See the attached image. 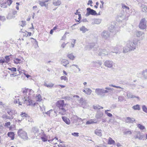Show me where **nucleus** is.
I'll return each instance as SVG.
<instances>
[{"label": "nucleus", "mask_w": 147, "mask_h": 147, "mask_svg": "<svg viewBox=\"0 0 147 147\" xmlns=\"http://www.w3.org/2000/svg\"><path fill=\"white\" fill-rule=\"evenodd\" d=\"M124 133L125 134L127 135V134H130L132 133V132L131 131H125V132H124Z\"/></svg>", "instance_id": "nucleus-58"}, {"label": "nucleus", "mask_w": 147, "mask_h": 147, "mask_svg": "<svg viewBox=\"0 0 147 147\" xmlns=\"http://www.w3.org/2000/svg\"><path fill=\"white\" fill-rule=\"evenodd\" d=\"M121 6L122 8H123V9H125V11L127 12L128 11H129V8L127 6L123 4H121Z\"/></svg>", "instance_id": "nucleus-28"}, {"label": "nucleus", "mask_w": 147, "mask_h": 147, "mask_svg": "<svg viewBox=\"0 0 147 147\" xmlns=\"http://www.w3.org/2000/svg\"><path fill=\"white\" fill-rule=\"evenodd\" d=\"M61 80H63L65 81L68 80V78L65 76H62L61 77Z\"/></svg>", "instance_id": "nucleus-49"}, {"label": "nucleus", "mask_w": 147, "mask_h": 147, "mask_svg": "<svg viewBox=\"0 0 147 147\" xmlns=\"http://www.w3.org/2000/svg\"><path fill=\"white\" fill-rule=\"evenodd\" d=\"M144 34V33L141 31H137L136 32V35L138 37H140L143 34Z\"/></svg>", "instance_id": "nucleus-34"}, {"label": "nucleus", "mask_w": 147, "mask_h": 147, "mask_svg": "<svg viewBox=\"0 0 147 147\" xmlns=\"http://www.w3.org/2000/svg\"><path fill=\"white\" fill-rule=\"evenodd\" d=\"M106 90L102 88H96L95 89V92L96 94L101 97H105V93H108L110 90L112 91L113 90V88L109 87L105 88Z\"/></svg>", "instance_id": "nucleus-2"}, {"label": "nucleus", "mask_w": 147, "mask_h": 147, "mask_svg": "<svg viewBox=\"0 0 147 147\" xmlns=\"http://www.w3.org/2000/svg\"><path fill=\"white\" fill-rule=\"evenodd\" d=\"M9 56H6L5 57V58L6 60L7 61H6V63H7L8 62V61L10 60V58L9 57Z\"/></svg>", "instance_id": "nucleus-57"}, {"label": "nucleus", "mask_w": 147, "mask_h": 147, "mask_svg": "<svg viewBox=\"0 0 147 147\" xmlns=\"http://www.w3.org/2000/svg\"><path fill=\"white\" fill-rule=\"evenodd\" d=\"M127 96L128 98H136L138 99H139L140 98L138 96H136L135 95L132 94V93L130 92H127Z\"/></svg>", "instance_id": "nucleus-14"}, {"label": "nucleus", "mask_w": 147, "mask_h": 147, "mask_svg": "<svg viewBox=\"0 0 147 147\" xmlns=\"http://www.w3.org/2000/svg\"><path fill=\"white\" fill-rule=\"evenodd\" d=\"M10 125H11L10 122H7V123H5L4 126L5 127H8V126H10Z\"/></svg>", "instance_id": "nucleus-62"}, {"label": "nucleus", "mask_w": 147, "mask_h": 147, "mask_svg": "<svg viewBox=\"0 0 147 147\" xmlns=\"http://www.w3.org/2000/svg\"><path fill=\"white\" fill-rule=\"evenodd\" d=\"M142 109L144 112L147 113V108L145 105H144L142 106Z\"/></svg>", "instance_id": "nucleus-48"}, {"label": "nucleus", "mask_w": 147, "mask_h": 147, "mask_svg": "<svg viewBox=\"0 0 147 147\" xmlns=\"http://www.w3.org/2000/svg\"><path fill=\"white\" fill-rule=\"evenodd\" d=\"M62 118L63 121L67 124L69 125L70 123V121L69 119L66 117L63 116Z\"/></svg>", "instance_id": "nucleus-20"}, {"label": "nucleus", "mask_w": 147, "mask_h": 147, "mask_svg": "<svg viewBox=\"0 0 147 147\" xmlns=\"http://www.w3.org/2000/svg\"><path fill=\"white\" fill-rule=\"evenodd\" d=\"M45 113L51 117H55L57 116L56 112L55 111H54L52 109H51L49 111L46 112Z\"/></svg>", "instance_id": "nucleus-8"}, {"label": "nucleus", "mask_w": 147, "mask_h": 147, "mask_svg": "<svg viewBox=\"0 0 147 147\" xmlns=\"http://www.w3.org/2000/svg\"><path fill=\"white\" fill-rule=\"evenodd\" d=\"M3 117L4 119H12L13 118V116H8L6 115H4L3 116Z\"/></svg>", "instance_id": "nucleus-31"}, {"label": "nucleus", "mask_w": 147, "mask_h": 147, "mask_svg": "<svg viewBox=\"0 0 147 147\" xmlns=\"http://www.w3.org/2000/svg\"><path fill=\"white\" fill-rule=\"evenodd\" d=\"M115 141L113 140L111 138L109 137V139L108 144H114Z\"/></svg>", "instance_id": "nucleus-37"}, {"label": "nucleus", "mask_w": 147, "mask_h": 147, "mask_svg": "<svg viewBox=\"0 0 147 147\" xmlns=\"http://www.w3.org/2000/svg\"><path fill=\"white\" fill-rule=\"evenodd\" d=\"M103 115V113L101 111H99L97 112L95 117L97 119H100Z\"/></svg>", "instance_id": "nucleus-21"}, {"label": "nucleus", "mask_w": 147, "mask_h": 147, "mask_svg": "<svg viewBox=\"0 0 147 147\" xmlns=\"http://www.w3.org/2000/svg\"><path fill=\"white\" fill-rule=\"evenodd\" d=\"M56 105L59 108V114L62 115H65V114L66 111L64 108L65 104H64V100H58L56 103Z\"/></svg>", "instance_id": "nucleus-1"}, {"label": "nucleus", "mask_w": 147, "mask_h": 147, "mask_svg": "<svg viewBox=\"0 0 147 147\" xmlns=\"http://www.w3.org/2000/svg\"><path fill=\"white\" fill-rule=\"evenodd\" d=\"M113 61L109 60H107L105 62L104 64L106 66L109 68H111L113 66Z\"/></svg>", "instance_id": "nucleus-11"}, {"label": "nucleus", "mask_w": 147, "mask_h": 147, "mask_svg": "<svg viewBox=\"0 0 147 147\" xmlns=\"http://www.w3.org/2000/svg\"><path fill=\"white\" fill-rule=\"evenodd\" d=\"M112 48L113 49V50L114 51V52H111V53H115L117 54L118 53V51L119 50V49L118 48V46L116 45L114 47H112Z\"/></svg>", "instance_id": "nucleus-27"}, {"label": "nucleus", "mask_w": 147, "mask_h": 147, "mask_svg": "<svg viewBox=\"0 0 147 147\" xmlns=\"http://www.w3.org/2000/svg\"><path fill=\"white\" fill-rule=\"evenodd\" d=\"M12 1L11 0H7L5 1V2L6 4L10 6L12 3Z\"/></svg>", "instance_id": "nucleus-47"}, {"label": "nucleus", "mask_w": 147, "mask_h": 147, "mask_svg": "<svg viewBox=\"0 0 147 147\" xmlns=\"http://www.w3.org/2000/svg\"><path fill=\"white\" fill-rule=\"evenodd\" d=\"M61 63L63 64V65L65 67H67V65L69 64L68 61L66 59H63L61 61Z\"/></svg>", "instance_id": "nucleus-26"}, {"label": "nucleus", "mask_w": 147, "mask_h": 147, "mask_svg": "<svg viewBox=\"0 0 147 147\" xmlns=\"http://www.w3.org/2000/svg\"><path fill=\"white\" fill-rule=\"evenodd\" d=\"M135 121V120L134 118H131L129 117H127L125 120V122L126 123H132Z\"/></svg>", "instance_id": "nucleus-16"}, {"label": "nucleus", "mask_w": 147, "mask_h": 147, "mask_svg": "<svg viewBox=\"0 0 147 147\" xmlns=\"http://www.w3.org/2000/svg\"><path fill=\"white\" fill-rule=\"evenodd\" d=\"M142 75L145 79H147V69H146L143 71Z\"/></svg>", "instance_id": "nucleus-38"}, {"label": "nucleus", "mask_w": 147, "mask_h": 147, "mask_svg": "<svg viewBox=\"0 0 147 147\" xmlns=\"http://www.w3.org/2000/svg\"><path fill=\"white\" fill-rule=\"evenodd\" d=\"M92 120L87 121L86 123V124L89 125L93 124V123H96L97 122H94L92 121Z\"/></svg>", "instance_id": "nucleus-46"}, {"label": "nucleus", "mask_w": 147, "mask_h": 147, "mask_svg": "<svg viewBox=\"0 0 147 147\" xmlns=\"http://www.w3.org/2000/svg\"><path fill=\"white\" fill-rule=\"evenodd\" d=\"M20 115L22 117H27L28 116L27 114H26L25 113H22Z\"/></svg>", "instance_id": "nucleus-54"}, {"label": "nucleus", "mask_w": 147, "mask_h": 147, "mask_svg": "<svg viewBox=\"0 0 147 147\" xmlns=\"http://www.w3.org/2000/svg\"><path fill=\"white\" fill-rule=\"evenodd\" d=\"M139 40L137 39H134L132 42L128 41L127 42V45L131 51L135 49L137 46H138V42Z\"/></svg>", "instance_id": "nucleus-3"}, {"label": "nucleus", "mask_w": 147, "mask_h": 147, "mask_svg": "<svg viewBox=\"0 0 147 147\" xmlns=\"http://www.w3.org/2000/svg\"><path fill=\"white\" fill-rule=\"evenodd\" d=\"M111 52L109 53L105 49H100L99 51V52L98 53V55L99 56H104L106 55H110L111 53Z\"/></svg>", "instance_id": "nucleus-9"}, {"label": "nucleus", "mask_w": 147, "mask_h": 147, "mask_svg": "<svg viewBox=\"0 0 147 147\" xmlns=\"http://www.w3.org/2000/svg\"><path fill=\"white\" fill-rule=\"evenodd\" d=\"M94 133L97 136H102V131L101 129H96L94 131Z\"/></svg>", "instance_id": "nucleus-18"}, {"label": "nucleus", "mask_w": 147, "mask_h": 147, "mask_svg": "<svg viewBox=\"0 0 147 147\" xmlns=\"http://www.w3.org/2000/svg\"><path fill=\"white\" fill-rule=\"evenodd\" d=\"M105 114H106L107 116L109 117H111L112 116V115L110 113L108 112H105Z\"/></svg>", "instance_id": "nucleus-63"}, {"label": "nucleus", "mask_w": 147, "mask_h": 147, "mask_svg": "<svg viewBox=\"0 0 147 147\" xmlns=\"http://www.w3.org/2000/svg\"><path fill=\"white\" fill-rule=\"evenodd\" d=\"M86 10L87 11L86 14V16H88L90 15L93 16H96L97 15V13L95 10L91 9L90 7L87 8Z\"/></svg>", "instance_id": "nucleus-7"}, {"label": "nucleus", "mask_w": 147, "mask_h": 147, "mask_svg": "<svg viewBox=\"0 0 147 147\" xmlns=\"http://www.w3.org/2000/svg\"><path fill=\"white\" fill-rule=\"evenodd\" d=\"M76 40L75 39H73L72 42L71 43V45L72 47L73 48L74 47V45L76 43Z\"/></svg>", "instance_id": "nucleus-53"}, {"label": "nucleus", "mask_w": 147, "mask_h": 147, "mask_svg": "<svg viewBox=\"0 0 147 147\" xmlns=\"http://www.w3.org/2000/svg\"><path fill=\"white\" fill-rule=\"evenodd\" d=\"M130 51H131L129 48L128 47L127 45L125 47L123 48V53H126Z\"/></svg>", "instance_id": "nucleus-23"}, {"label": "nucleus", "mask_w": 147, "mask_h": 147, "mask_svg": "<svg viewBox=\"0 0 147 147\" xmlns=\"http://www.w3.org/2000/svg\"><path fill=\"white\" fill-rule=\"evenodd\" d=\"M30 96H25L24 98V101H28L29 103H30V101L31 100L30 98Z\"/></svg>", "instance_id": "nucleus-30"}, {"label": "nucleus", "mask_w": 147, "mask_h": 147, "mask_svg": "<svg viewBox=\"0 0 147 147\" xmlns=\"http://www.w3.org/2000/svg\"><path fill=\"white\" fill-rule=\"evenodd\" d=\"M44 86H45L47 87L48 88H51L53 86H54V84L52 83H51L49 84H47L46 83H44Z\"/></svg>", "instance_id": "nucleus-40"}, {"label": "nucleus", "mask_w": 147, "mask_h": 147, "mask_svg": "<svg viewBox=\"0 0 147 147\" xmlns=\"http://www.w3.org/2000/svg\"><path fill=\"white\" fill-rule=\"evenodd\" d=\"M110 33L106 31H104L101 34V36L102 38L107 39L110 36Z\"/></svg>", "instance_id": "nucleus-10"}, {"label": "nucleus", "mask_w": 147, "mask_h": 147, "mask_svg": "<svg viewBox=\"0 0 147 147\" xmlns=\"http://www.w3.org/2000/svg\"><path fill=\"white\" fill-rule=\"evenodd\" d=\"M115 28V27L113 25H111L109 28V30L111 32H113Z\"/></svg>", "instance_id": "nucleus-36"}, {"label": "nucleus", "mask_w": 147, "mask_h": 147, "mask_svg": "<svg viewBox=\"0 0 147 147\" xmlns=\"http://www.w3.org/2000/svg\"><path fill=\"white\" fill-rule=\"evenodd\" d=\"M8 69L9 70H10L12 71H16V68L14 67H12L11 68L9 67L8 68Z\"/></svg>", "instance_id": "nucleus-51"}, {"label": "nucleus", "mask_w": 147, "mask_h": 147, "mask_svg": "<svg viewBox=\"0 0 147 147\" xmlns=\"http://www.w3.org/2000/svg\"><path fill=\"white\" fill-rule=\"evenodd\" d=\"M68 57L70 59L73 60L75 58V57L72 54H68L67 55Z\"/></svg>", "instance_id": "nucleus-43"}, {"label": "nucleus", "mask_w": 147, "mask_h": 147, "mask_svg": "<svg viewBox=\"0 0 147 147\" xmlns=\"http://www.w3.org/2000/svg\"><path fill=\"white\" fill-rule=\"evenodd\" d=\"M101 20L100 19H96L94 20V22H92V24H98L101 22Z\"/></svg>", "instance_id": "nucleus-25"}, {"label": "nucleus", "mask_w": 147, "mask_h": 147, "mask_svg": "<svg viewBox=\"0 0 147 147\" xmlns=\"http://www.w3.org/2000/svg\"><path fill=\"white\" fill-rule=\"evenodd\" d=\"M8 136L10 137L12 140H13L14 138V134L13 132H10L7 133Z\"/></svg>", "instance_id": "nucleus-24"}, {"label": "nucleus", "mask_w": 147, "mask_h": 147, "mask_svg": "<svg viewBox=\"0 0 147 147\" xmlns=\"http://www.w3.org/2000/svg\"><path fill=\"white\" fill-rule=\"evenodd\" d=\"M6 20L4 16H0V20L2 21H4Z\"/></svg>", "instance_id": "nucleus-55"}, {"label": "nucleus", "mask_w": 147, "mask_h": 147, "mask_svg": "<svg viewBox=\"0 0 147 147\" xmlns=\"http://www.w3.org/2000/svg\"><path fill=\"white\" fill-rule=\"evenodd\" d=\"M36 98L37 101H41L42 100L41 96L40 94H38L36 95Z\"/></svg>", "instance_id": "nucleus-35"}, {"label": "nucleus", "mask_w": 147, "mask_h": 147, "mask_svg": "<svg viewBox=\"0 0 147 147\" xmlns=\"http://www.w3.org/2000/svg\"><path fill=\"white\" fill-rule=\"evenodd\" d=\"M132 108L134 110H140V105H135L133 106L132 107Z\"/></svg>", "instance_id": "nucleus-41"}, {"label": "nucleus", "mask_w": 147, "mask_h": 147, "mask_svg": "<svg viewBox=\"0 0 147 147\" xmlns=\"http://www.w3.org/2000/svg\"><path fill=\"white\" fill-rule=\"evenodd\" d=\"M7 110V113L10 116H13V115H14L16 113V111L11 109L8 108Z\"/></svg>", "instance_id": "nucleus-12"}, {"label": "nucleus", "mask_w": 147, "mask_h": 147, "mask_svg": "<svg viewBox=\"0 0 147 147\" xmlns=\"http://www.w3.org/2000/svg\"><path fill=\"white\" fill-rule=\"evenodd\" d=\"M109 86L113 87H115V88H122L121 87H120V86H116L115 85H112V84L110 85H109Z\"/></svg>", "instance_id": "nucleus-60"}, {"label": "nucleus", "mask_w": 147, "mask_h": 147, "mask_svg": "<svg viewBox=\"0 0 147 147\" xmlns=\"http://www.w3.org/2000/svg\"><path fill=\"white\" fill-rule=\"evenodd\" d=\"M80 30L83 33H84L86 32L88 30V29L87 28H86L83 26H82V27L80 28Z\"/></svg>", "instance_id": "nucleus-32"}, {"label": "nucleus", "mask_w": 147, "mask_h": 147, "mask_svg": "<svg viewBox=\"0 0 147 147\" xmlns=\"http://www.w3.org/2000/svg\"><path fill=\"white\" fill-rule=\"evenodd\" d=\"M1 6L2 7H3L4 8H6L7 5L5 2L1 4Z\"/></svg>", "instance_id": "nucleus-52"}, {"label": "nucleus", "mask_w": 147, "mask_h": 147, "mask_svg": "<svg viewBox=\"0 0 147 147\" xmlns=\"http://www.w3.org/2000/svg\"><path fill=\"white\" fill-rule=\"evenodd\" d=\"M125 99V98L123 96H119L118 97V101L120 102H121Z\"/></svg>", "instance_id": "nucleus-39"}, {"label": "nucleus", "mask_w": 147, "mask_h": 147, "mask_svg": "<svg viewBox=\"0 0 147 147\" xmlns=\"http://www.w3.org/2000/svg\"><path fill=\"white\" fill-rule=\"evenodd\" d=\"M93 107L94 109H100V107L98 105H94L93 106Z\"/></svg>", "instance_id": "nucleus-50"}, {"label": "nucleus", "mask_w": 147, "mask_h": 147, "mask_svg": "<svg viewBox=\"0 0 147 147\" xmlns=\"http://www.w3.org/2000/svg\"><path fill=\"white\" fill-rule=\"evenodd\" d=\"M125 18V16L124 15H122V16H120L118 17V19H119V20L122 21Z\"/></svg>", "instance_id": "nucleus-64"}, {"label": "nucleus", "mask_w": 147, "mask_h": 147, "mask_svg": "<svg viewBox=\"0 0 147 147\" xmlns=\"http://www.w3.org/2000/svg\"><path fill=\"white\" fill-rule=\"evenodd\" d=\"M53 4L55 6H59L61 4V2L60 0H58L57 1L53 0Z\"/></svg>", "instance_id": "nucleus-22"}, {"label": "nucleus", "mask_w": 147, "mask_h": 147, "mask_svg": "<svg viewBox=\"0 0 147 147\" xmlns=\"http://www.w3.org/2000/svg\"><path fill=\"white\" fill-rule=\"evenodd\" d=\"M15 16H13L12 13H9L8 14V16L7 17V19H10L12 18H14L15 17Z\"/></svg>", "instance_id": "nucleus-42"}, {"label": "nucleus", "mask_w": 147, "mask_h": 147, "mask_svg": "<svg viewBox=\"0 0 147 147\" xmlns=\"http://www.w3.org/2000/svg\"><path fill=\"white\" fill-rule=\"evenodd\" d=\"M141 7L142 9V11L143 12H147V6L142 4L141 5Z\"/></svg>", "instance_id": "nucleus-33"}, {"label": "nucleus", "mask_w": 147, "mask_h": 147, "mask_svg": "<svg viewBox=\"0 0 147 147\" xmlns=\"http://www.w3.org/2000/svg\"><path fill=\"white\" fill-rule=\"evenodd\" d=\"M90 49H92V48H94V50H95V49H96L98 47V46L97 43H92L90 44Z\"/></svg>", "instance_id": "nucleus-17"}, {"label": "nucleus", "mask_w": 147, "mask_h": 147, "mask_svg": "<svg viewBox=\"0 0 147 147\" xmlns=\"http://www.w3.org/2000/svg\"><path fill=\"white\" fill-rule=\"evenodd\" d=\"M133 138L135 139H138L139 140H144L145 136L144 135H141L140 131H138L135 132Z\"/></svg>", "instance_id": "nucleus-6"}, {"label": "nucleus", "mask_w": 147, "mask_h": 147, "mask_svg": "<svg viewBox=\"0 0 147 147\" xmlns=\"http://www.w3.org/2000/svg\"><path fill=\"white\" fill-rule=\"evenodd\" d=\"M39 4L42 7H47L48 6V4H46L45 1H38Z\"/></svg>", "instance_id": "nucleus-29"}, {"label": "nucleus", "mask_w": 147, "mask_h": 147, "mask_svg": "<svg viewBox=\"0 0 147 147\" xmlns=\"http://www.w3.org/2000/svg\"><path fill=\"white\" fill-rule=\"evenodd\" d=\"M146 21L144 18L142 19L139 25V28L141 29H145L146 27Z\"/></svg>", "instance_id": "nucleus-5"}, {"label": "nucleus", "mask_w": 147, "mask_h": 147, "mask_svg": "<svg viewBox=\"0 0 147 147\" xmlns=\"http://www.w3.org/2000/svg\"><path fill=\"white\" fill-rule=\"evenodd\" d=\"M78 134L79 133L77 132H74L71 134V135H72L77 137H78L79 136Z\"/></svg>", "instance_id": "nucleus-59"}, {"label": "nucleus", "mask_w": 147, "mask_h": 147, "mask_svg": "<svg viewBox=\"0 0 147 147\" xmlns=\"http://www.w3.org/2000/svg\"><path fill=\"white\" fill-rule=\"evenodd\" d=\"M41 139H42V141L44 142L47 141V139L45 137H41Z\"/></svg>", "instance_id": "nucleus-61"}, {"label": "nucleus", "mask_w": 147, "mask_h": 147, "mask_svg": "<svg viewBox=\"0 0 147 147\" xmlns=\"http://www.w3.org/2000/svg\"><path fill=\"white\" fill-rule=\"evenodd\" d=\"M83 92L88 95H90L92 92V90L89 88H86L85 90H83Z\"/></svg>", "instance_id": "nucleus-19"}, {"label": "nucleus", "mask_w": 147, "mask_h": 147, "mask_svg": "<svg viewBox=\"0 0 147 147\" xmlns=\"http://www.w3.org/2000/svg\"><path fill=\"white\" fill-rule=\"evenodd\" d=\"M13 61L15 63L18 64L20 63L21 60L17 58L14 59Z\"/></svg>", "instance_id": "nucleus-45"}, {"label": "nucleus", "mask_w": 147, "mask_h": 147, "mask_svg": "<svg viewBox=\"0 0 147 147\" xmlns=\"http://www.w3.org/2000/svg\"><path fill=\"white\" fill-rule=\"evenodd\" d=\"M32 131L34 133L36 136H38L40 135L39 130L38 128L36 127H34L32 129Z\"/></svg>", "instance_id": "nucleus-13"}, {"label": "nucleus", "mask_w": 147, "mask_h": 147, "mask_svg": "<svg viewBox=\"0 0 147 147\" xmlns=\"http://www.w3.org/2000/svg\"><path fill=\"white\" fill-rule=\"evenodd\" d=\"M18 136L22 139L27 140L28 138L27 133L22 129H20L18 131Z\"/></svg>", "instance_id": "nucleus-4"}, {"label": "nucleus", "mask_w": 147, "mask_h": 147, "mask_svg": "<svg viewBox=\"0 0 147 147\" xmlns=\"http://www.w3.org/2000/svg\"><path fill=\"white\" fill-rule=\"evenodd\" d=\"M28 90V89H25L23 90L22 91V92L24 94V95H25L27 93Z\"/></svg>", "instance_id": "nucleus-56"}, {"label": "nucleus", "mask_w": 147, "mask_h": 147, "mask_svg": "<svg viewBox=\"0 0 147 147\" xmlns=\"http://www.w3.org/2000/svg\"><path fill=\"white\" fill-rule=\"evenodd\" d=\"M137 127L141 130H143L145 129V127L144 126L140 124L137 125Z\"/></svg>", "instance_id": "nucleus-44"}, {"label": "nucleus", "mask_w": 147, "mask_h": 147, "mask_svg": "<svg viewBox=\"0 0 147 147\" xmlns=\"http://www.w3.org/2000/svg\"><path fill=\"white\" fill-rule=\"evenodd\" d=\"M79 101V103L81 104L82 106L83 107L84 106H85L87 103L86 100H84V99H83L82 98H80Z\"/></svg>", "instance_id": "nucleus-15"}]
</instances>
